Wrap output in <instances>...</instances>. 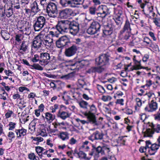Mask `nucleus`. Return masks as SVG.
Returning <instances> with one entry per match:
<instances>
[{"label": "nucleus", "instance_id": "f257e3e1", "mask_svg": "<svg viewBox=\"0 0 160 160\" xmlns=\"http://www.w3.org/2000/svg\"><path fill=\"white\" fill-rule=\"evenodd\" d=\"M56 28L60 33L64 34L68 32L73 35H76L79 31V25L75 22H71L68 20L58 22Z\"/></svg>", "mask_w": 160, "mask_h": 160}, {"label": "nucleus", "instance_id": "f03ea898", "mask_svg": "<svg viewBox=\"0 0 160 160\" xmlns=\"http://www.w3.org/2000/svg\"><path fill=\"white\" fill-rule=\"evenodd\" d=\"M90 110L88 112H85L84 115L87 117V118L90 122L93 124H98L97 123L95 114L97 112V108L95 105L92 104L89 106Z\"/></svg>", "mask_w": 160, "mask_h": 160}, {"label": "nucleus", "instance_id": "7ed1b4c3", "mask_svg": "<svg viewBox=\"0 0 160 160\" xmlns=\"http://www.w3.org/2000/svg\"><path fill=\"white\" fill-rule=\"evenodd\" d=\"M149 126L151 128H147L144 134L145 137H151L154 133H160V124L151 123Z\"/></svg>", "mask_w": 160, "mask_h": 160}, {"label": "nucleus", "instance_id": "20e7f679", "mask_svg": "<svg viewBox=\"0 0 160 160\" xmlns=\"http://www.w3.org/2000/svg\"><path fill=\"white\" fill-rule=\"evenodd\" d=\"M42 8L43 9L46 8L47 12L49 16L54 18L56 17L57 9L56 4L52 2H50L48 4L47 3L46 6Z\"/></svg>", "mask_w": 160, "mask_h": 160}, {"label": "nucleus", "instance_id": "39448f33", "mask_svg": "<svg viewBox=\"0 0 160 160\" xmlns=\"http://www.w3.org/2000/svg\"><path fill=\"white\" fill-rule=\"evenodd\" d=\"M113 9L114 21L118 25L121 24L122 22V18L121 17L123 13L122 8L120 6H118L115 7Z\"/></svg>", "mask_w": 160, "mask_h": 160}, {"label": "nucleus", "instance_id": "423d86ee", "mask_svg": "<svg viewBox=\"0 0 160 160\" xmlns=\"http://www.w3.org/2000/svg\"><path fill=\"white\" fill-rule=\"evenodd\" d=\"M146 146L148 147V153L150 155H153L157 151L160 147V142L157 139V142L152 144L151 142L149 140L145 142Z\"/></svg>", "mask_w": 160, "mask_h": 160}, {"label": "nucleus", "instance_id": "0eeeda50", "mask_svg": "<svg viewBox=\"0 0 160 160\" xmlns=\"http://www.w3.org/2000/svg\"><path fill=\"white\" fill-rule=\"evenodd\" d=\"M46 21V19L43 16H39L37 17L33 26L34 30L36 31H40L45 25Z\"/></svg>", "mask_w": 160, "mask_h": 160}, {"label": "nucleus", "instance_id": "6e6552de", "mask_svg": "<svg viewBox=\"0 0 160 160\" xmlns=\"http://www.w3.org/2000/svg\"><path fill=\"white\" fill-rule=\"evenodd\" d=\"M43 37H44V35L40 33L34 38L32 45V49H35V50H37L38 49L43 47Z\"/></svg>", "mask_w": 160, "mask_h": 160}, {"label": "nucleus", "instance_id": "1a4fd4ad", "mask_svg": "<svg viewBox=\"0 0 160 160\" xmlns=\"http://www.w3.org/2000/svg\"><path fill=\"white\" fill-rule=\"evenodd\" d=\"M101 25L98 22H93L87 29V32L90 35L94 34L100 31Z\"/></svg>", "mask_w": 160, "mask_h": 160}, {"label": "nucleus", "instance_id": "9d476101", "mask_svg": "<svg viewBox=\"0 0 160 160\" xmlns=\"http://www.w3.org/2000/svg\"><path fill=\"white\" fill-rule=\"evenodd\" d=\"M109 56L107 54L101 55L99 57L96 59V64L101 66L108 65L109 63Z\"/></svg>", "mask_w": 160, "mask_h": 160}, {"label": "nucleus", "instance_id": "9b49d317", "mask_svg": "<svg viewBox=\"0 0 160 160\" xmlns=\"http://www.w3.org/2000/svg\"><path fill=\"white\" fill-rule=\"evenodd\" d=\"M98 9L99 12L97 13V15L99 17L104 18L110 13L109 8L106 5L99 6Z\"/></svg>", "mask_w": 160, "mask_h": 160}, {"label": "nucleus", "instance_id": "f8f14e48", "mask_svg": "<svg viewBox=\"0 0 160 160\" xmlns=\"http://www.w3.org/2000/svg\"><path fill=\"white\" fill-rule=\"evenodd\" d=\"M25 2L22 1L20 2L18 0H11V8L15 11L18 10L21 11L22 8L25 6Z\"/></svg>", "mask_w": 160, "mask_h": 160}, {"label": "nucleus", "instance_id": "ddd939ff", "mask_svg": "<svg viewBox=\"0 0 160 160\" xmlns=\"http://www.w3.org/2000/svg\"><path fill=\"white\" fill-rule=\"evenodd\" d=\"M69 42L68 38L65 36H62L56 42V46L59 48L65 46Z\"/></svg>", "mask_w": 160, "mask_h": 160}, {"label": "nucleus", "instance_id": "4468645a", "mask_svg": "<svg viewBox=\"0 0 160 160\" xmlns=\"http://www.w3.org/2000/svg\"><path fill=\"white\" fill-rule=\"evenodd\" d=\"M158 108V103L153 100H152L145 108L144 110L146 112H153L155 111Z\"/></svg>", "mask_w": 160, "mask_h": 160}, {"label": "nucleus", "instance_id": "2eb2a0df", "mask_svg": "<svg viewBox=\"0 0 160 160\" xmlns=\"http://www.w3.org/2000/svg\"><path fill=\"white\" fill-rule=\"evenodd\" d=\"M72 14L73 11L71 9L66 8L60 12L59 16L61 18L66 19L69 17Z\"/></svg>", "mask_w": 160, "mask_h": 160}, {"label": "nucleus", "instance_id": "dca6fc26", "mask_svg": "<svg viewBox=\"0 0 160 160\" xmlns=\"http://www.w3.org/2000/svg\"><path fill=\"white\" fill-rule=\"evenodd\" d=\"M132 37L131 32L121 30L120 31L118 36L119 39L122 41H127L130 39V38Z\"/></svg>", "mask_w": 160, "mask_h": 160}, {"label": "nucleus", "instance_id": "f3484780", "mask_svg": "<svg viewBox=\"0 0 160 160\" xmlns=\"http://www.w3.org/2000/svg\"><path fill=\"white\" fill-rule=\"evenodd\" d=\"M45 38L43 37V46L47 47V48H52L53 43V38H51L47 36H45Z\"/></svg>", "mask_w": 160, "mask_h": 160}, {"label": "nucleus", "instance_id": "a211bd4d", "mask_svg": "<svg viewBox=\"0 0 160 160\" xmlns=\"http://www.w3.org/2000/svg\"><path fill=\"white\" fill-rule=\"evenodd\" d=\"M77 50V47L75 45H72L66 49L65 51V55L67 57H70L74 55Z\"/></svg>", "mask_w": 160, "mask_h": 160}, {"label": "nucleus", "instance_id": "6ab92c4d", "mask_svg": "<svg viewBox=\"0 0 160 160\" xmlns=\"http://www.w3.org/2000/svg\"><path fill=\"white\" fill-rule=\"evenodd\" d=\"M18 28L22 29L23 31L28 32L30 29L29 22L25 21H22L18 23Z\"/></svg>", "mask_w": 160, "mask_h": 160}, {"label": "nucleus", "instance_id": "aec40b11", "mask_svg": "<svg viewBox=\"0 0 160 160\" xmlns=\"http://www.w3.org/2000/svg\"><path fill=\"white\" fill-rule=\"evenodd\" d=\"M71 116V113L68 112L61 111V110L58 111L57 114V117L63 120H65L67 118H70Z\"/></svg>", "mask_w": 160, "mask_h": 160}, {"label": "nucleus", "instance_id": "412c9836", "mask_svg": "<svg viewBox=\"0 0 160 160\" xmlns=\"http://www.w3.org/2000/svg\"><path fill=\"white\" fill-rule=\"evenodd\" d=\"M15 132L18 138H22L24 136L26 135L27 130L23 128H22L20 129H16Z\"/></svg>", "mask_w": 160, "mask_h": 160}, {"label": "nucleus", "instance_id": "4be33fe9", "mask_svg": "<svg viewBox=\"0 0 160 160\" xmlns=\"http://www.w3.org/2000/svg\"><path fill=\"white\" fill-rule=\"evenodd\" d=\"M40 62H43L45 64H47L49 62L50 59L49 54L47 52H43L40 53Z\"/></svg>", "mask_w": 160, "mask_h": 160}, {"label": "nucleus", "instance_id": "5701e85b", "mask_svg": "<svg viewBox=\"0 0 160 160\" xmlns=\"http://www.w3.org/2000/svg\"><path fill=\"white\" fill-rule=\"evenodd\" d=\"M113 27L111 24H108L105 27L103 33L106 36L110 35L112 32Z\"/></svg>", "mask_w": 160, "mask_h": 160}, {"label": "nucleus", "instance_id": "b1692460", "mask_svg": "<svg viewBox=\"0 0 160 160\" xmlns=\"http://www.w3.org/2000/svg\"><path fill=\"white\" fill-rule=\"evenodd\" d=\"M63 95L62 98L64 100L68 101L75 98V96L73 95V92L71 91L68 92L65 91L63 92Z\"/></svg>", "mask_w": 160, "mask_h": 160}, {"label": "nucleus", "instance_id": "393cba45", "mask_svg": "<svg viewBox=\"0 0 160 160\" xmlns=\"http://www.w3.org/2000/svg\"><path fill=\"white\" fill-rule=\"evenodd\" d=\"M30 8L32 12L34 14L37 13L41 10L38 7V3L36 1H34L31 4Z\"/></svg>", "mask_w": 160, "mask_h": 160}, {"label": "nucleus", "instance_id": "a878e982", "mask_svg": "<svg viewBox=\"0 0 160 160\" xmlns=\"http://www.w3.org/2000/svg\"><path fill=\"white\" fill-rule=\"evenodd\" d=\"M45 117L47 121L50 123L52 122L55 118V115L49 112H47L45 113Z\"/></svg>", "mask_w": 160, "mask_h": 160}, {"label": "nucleus", "instance_id": "bb28decb", "mask_svg": "<svg viewBox=\"0 0 160 160\" xmlns=\"http://www.w3.org/2000/svg\"><path fill=\"white\" fill-rule=\"evenodd\" d=\"M28 2H25L24 5L25 6L24 8H22L21 11H23V10L25 11L24 14L26 16L28 17L30 16L31 15V13L32 12V11L31 10V9H30L28 8L27 6Z\"/></svg>", "mask_w": 160, "mask_h": 160}, {"label": "nucleus", "instance_id": "cd10ccee", "mask_svg": "<svg viewBox=\"0 0 160 160\" xmlns=\"http://www.w3.org/2000/svg\"><path fill=\"white\" fill-rule=\"evenodd\" d=\"M83 61H80L77 62L75 63L71 64L69 65V68L72 70H75L79 69V66L81 63L82 64Z\"/></svg>", "mask_w": 160, "mask_h": 160}, {"label": "nucleus", "instance_id": "c85d7f7f", "mask_svg": "<svg viewBox=\"0 0 160 160\" xmlns=\"http://www.w3.org/2000/svg\"><path fill=\"white\" fill-rule=\"evenodd\" d=\"M72 0H60V3L62 6L64 7H72Z\"/></svg>", "mask_w": 160, "mask_h": 160}, {"label": "nucleus", "instance_id": "c756f323", "mask_svg": "<svg viewBox=\"0 0 160 160\" xmlns=\"http://www.w3.org/2000/svg\"><path fill=\"white\" fill-rule=\"evenodd\" d=\"M134 62L135 65H133L131 68L132 70H138L143 68V67L141 65L140 61H138L136 60L134 61Z\"/></svg>", "mask_w": 160, "mask_h": 160}, {"label": "nucleus", "instance_id": "7c9ffc66", "mask_svg": "<svg viewBox=\"0 0 160 160\" xmlns=\"http://www.w3.org/2000/svg\"><path fill=\"white\" fill-rule=\"evenodd\" d=\"M31 138L32 139V143L37 145H38L40 142H42L43 140V138L40 137H31Z\"/></svg>", "mask_w": 160, "mask_h": 160}, {"label": "nucleus", "instance_id": "2f4dec72", "mask_svg": "<svg viewBox=\"0 0 160 160\" xmlns=\"http://www.w3.org/2000/svg\"><path fill=\"white\" fill-rule=\"evenodd\" d=\"M131 28L130 27V24L128 19H127L125 22L123 29L121 31L131 32Z\"/></svg>", "mask_w": 160, "mask_h": 160}, {"label": "nucleus", "instance_id": "473e14b6", "mask_svg": "<svg viewBox=\"0 0 160 160\" xmlns=\"http://www.w3.org/2000/svg\"><path fill=\"white\" fill-rule=\"evenodd\" d=\"M117 144L115 145L117 146H121L125 145L126 140L124 137H120L117 139Z\"/></svg>", "mask_w": 160, "mask_h": 160}, {"label": "nucleus", "instance_id": "72a5a7b5", "mask_svg": "<svg viewBox=\"0 0 160 160\" xmlns=\"http://www.w3.org/2000/svg\"><path fill=\"white\" fill-rule=\"evenodd\" d=\"M59 137L63 141L69 139V134L67 132H62L60 133Z\"/></svg>", "mask_w": 160, "mask_h": 160}, {"label": "nucleus", "instance_id": "f704fd0d", "mask_svg": "<svg viewBox=\"0 0 160 160\" xmlns=\"http://www.w3.org/2000/svg\"><path fill=\"white\" fill-rule=\"evenodd\" d=\"M153 22L157 27H160V14L156 15V17L152 18Z\"/></svg>", "mask_w": 160, "mask_h": 160}, {"label": "nucleus", "instance_id": "c9c22d12", "mask_svg": "<svg viewBox=\"0 0 160 160\" xmlns=\"http://www.w3.org/2000/svg\"><path fill=\"white\" fill-rule=\"evenodd\" d=\"M35 151L40 158H42V152L44 150V149L40 146H37L35 147Z\"/></svg>", "mask_w": 160, "mask_h": 160}, {"label": "nucleus", "instance_id": "e433bc0d", "mask_svg": "<svg viewBox=\"0 0 160 160\" xmlns=\"http://www.w3.org/2000/svg\"><path fill=\"white\" fill-rule=\"evenodd\" d=\"M59 32L58 33L57 31H50L48 36L50 38L54 39L55 38H58L59 37Z\"/></svg>", "mask_w": 160, "mask_h": 160}, {"label": "nucleus", "instance_id": "4c0bfd02", "mask_svg": "<svg viewBox=\"0 0 160 160\" xmlns=\"http://www.w3.org/2000/svg\"><path fill=\"white\" fill-rule=\"evenodd\" d=\"M93 133L95 140H101L102 139L103 134L102 133H100L98 131H96Z\"/></svg>", "mask_w": 160, "mask_h": 160}, {"label": "nucleus", "instance_id": "58836bf2", "mask_svg": "<svg viewBox=\"0 0 160 160\" xmlns=\"http://www.w3.org/2000/svg\"><path fill=\"white\" fill-rule=\"evenodd\" d=\"M78 103L80 107L84 109H87L88 105V103L83 100L78 102Z\"/></svg>", "mask_w": 160, "mask_h": 160}, {"label": "nucleus", "instance_id": "ea45409f", "mask_svg": "<svg viewBox=\"0 0 160 160\" xmlns=\"http://www.w3.org/2000/svg\"><path fill=\"white\" fill-rule=\"evenodd\" d=\"M90 70L92 72H97L100 73L104 70V68L101 67H93L90 68Z\"/></svg>", "mask_w": 160, "mask_h": 160}, {"label": "nucleus", "instance_id": "a19ab883", "mask_svg": "<svg viewBox=\"0 0 160 160\" xmlns=\"http://www.w3.org/2000/svg\"><path fill=\"white\" fill-rule=\"evenodd\" d=\"M56 89L59 90L61 89L64 85V83L59 80H55Z\"/></svg>", "mask_w": 160, "mask_h": 160}, {"label": "nucleus", "instance_id": "79ce46f5", "mask_svg": "<svg viewBox=\"0 0 160 160\" xmlns=\"http://www.w3.org/2000/svg\"><path fill=\"white\" fill-rule=\"evenodd\" d=\"M72 7L75 8L77 7V5H80L82 3L83 0H72Z\"/></svg>", "mask_w": 160, "mask_h": 160}, {"label": "nucleus", "instance_id": "37998d69", "mask_svg": "<svg viewBox=\"0 0 160 160\" xmlns=\"http://www.w3.org/2000/svg\"><path fill=\"white\" fill-rule=\"evenodd\" d=\"M1 34L3 38L5 40H8L9 38V35L6 31L2 30Z\"/></svg>", "mask_w": 160, "mask_h": 160}, {"label": "nucleus", "instance_id": "c03bdc74", "mask_svg": "<svg viewBox=\"0 0 160 160\" xmlns=\"http://www.w3.org/2000/svg\"><path fill=\"white\" fill-rule=\"evenodd\" d=\"M143 42L144 43H145L147 45H148V46L150 47H152V41L148 37H145L144 38Z\"/></svg>", "mask_w": 160, "mask_h": 160}, {"label": "nucleus", "instance_id": "a18cd8bd", "mask_svg": "<svg viewBox=\"0 0 160 160\" xmlns=\"http://www.w3.org/2000/svg\"><path fill=\"white\" fill-rule=\"evenodd\" d=\"M76 151V150H75V152L78 154L79 158L83 159H86L87 158V155L84 152L80 151L79 152H77Z\"/></svg>", "mask_w": 160, "mask_h": 160}, {"label": "nucleus", "instance_id": "49530a36", "mask_svg": "<svg viewBox=\"0 0 160 160\" xmlns=\"http://www.w3.org/2000/svg\"><path fill=\"white\" fill-rule=\"evenodd\" d=\"M8 95V94L5 90L3 89H2L0 93V98L3 99L4 100L7 99L6 96Z\"/></svg>", "mask_w": 160, "mask_h": 160}, {"label": "nucleus", "instance_id": "de8ad7c7", "mask_svg": "<svg viewBox=\"0 0 160 160\" xmlns=\"http://www.w3.org/2000/svg\"><path fill=\"white\" fill-rule=\"evenodd\" d=\"M112 99V97L108 95H103L101 98V99L104 102L110 101Z\"/></svg>", "mask_w": 160, "mask_h": 160}, {"label": "nucleus", "instance_id": "09e8293b", "mask_svg": "<svg viewBox=\"0 0 160 160\" xmlns=\"http://www.w3.org/2000/svg\"><path fill=\"white\" fill-rule=\"evenodd\" d=\"M12 10V8H11L10 7L7 9L4 10L5 14L7 17H9L13 14Z\"/></svg>", "mask_w": 160, "mask_h": 160}, {"label": "nucleus", "instance_id": "8fccbe9b", "mask_svg": "<svg viewBox=\"0 0 160 160\" xmlns=\"http://www.w3.org/2000/svg\"><path fill=\"white\" fill-rule=\"evenodd\" d=\"M152 84V81L151 80H147L145 84L142 86L141 87L147 90L151 86Z\"/></svg>", "mask_w": 160, "mask_h": 160}, {"label": "nucleus", "instance_id": "3c124183", "mask_svg": "<svg viewBox=\"0 0 160 160\" xmlns=\"http://www.w3.org/2000/svg\"><path fill=\"white\" fill-rule=\"evenodd\" d=\"M78 83V86L80 88H84L86 86L85 81L82 79H79Z\"/></svg>", "mask_w": 160, "mask_h": 160}, {"label": "nucleus", "instance_id": "603ef678", "mask_svg": "<svg viewBox=\"0 0 160 160\" xmlns=\"http://www.w3.org/2000/svg\"><path fill=\"white\" fill-rule=\"evenodd\" d=\"M28 158L31 160H39V158L36 156L34 153L29 154Z\"/></svg>", "mask_w": 160, "mask_h": 160}, {"label": "nucleus", "instance_id": "864d4df0", "mask_svg": "<svg viewBox=\"0 0 160 160\" xmlns=\"http://www.w3.org/2000/svg\"><path fill=\"white\" fill-rule=\"evenodd\" d=\"M39 134L42 137H46L47 135V133L45 128L41 129L38 132Z\"/></svg>", "mask_w": 160, "mask_h": 160}, {"label": "nucleus", "instance_id": "5fc2aeb1", "mask_svg": "<svg viewBox=\"0 0 160 160\" xmlns=\"http://www.w3.org/2000/svg\"><path fill=\"white\" fill-rule=\"evenodd\" d=\"M145 96L148 97V99L151 98H154L155 97L154 93L152 91H150L147 92L145 94Z\"/></svg>", "mask_w": 160, "mask_h": 160}, {"label": "nucleus", "instance_id": "6e6d98bb", "mask_svg": "<svg viewBox=\"0 0 160 160\" xmlns=\"http://www.w3.org/2000/svg\"><path fill=\"white\" fill-rule=\"evenodd\" d=\"M59 105L58 104H55L53 106H51L50 108V110L52 113H54L56 112V111L58 108Z\"/></svg>", "mask_w": 160, "mask_h": 160}, {"label": "nucleus", "instance_id": "4d7b16f0", "mask_svg": "<svg viewBox=\"0 0 160 160\" xmlns=\"http://www.w3.org/2000/svg\"><path fill=\"white\" fill-rule=\"evenodd\" d=\"M96 85L97 88L100 93L103 94L105 92V89L103 87L98 84Z\"/></svg>", "mask_w": 160, "mask_h": 160}, {"label": "nucleus", "instance_id": "13d9d810", "mask_svg": "<svg viewBox=\"0 0 160 160\" xmlns=\"http://www.w3.org/2000/svg\"><path fill=\"white\" fill-rule=\"evenodd\" d=\"M27 48L28 46L25 42H22L20 50H22L23 52H25L26 51Z\"/></svg>", "mask_w": 160, "mask_h": 160}, {"label": "nucleus", "instance_id": "bf43d9fd", "mask_svg": "<svg viewBox=\"0 0 160 160\" xmlns=\"http://www.w3.org/2000/svg\"><path fill=\"white\" fill-rule=\"evenodd\" d=\"M8 126H9L8 130H12L15 128L16 123L12 122H9Z\"/></svg>", "mask_w": 160, "mask_h": 160}, {"label": "nucleus", "instance_id": "052dcab7", "mask_svg": "<svg viewBox=\"0 0 160 160\" xmlns=\"http://www.w3.org/2000/svg\"><path fill=\"white\" fill-rule=\"evenodd\" d=\"M148 147H147L146 143L145 147H142L140 148L139 150V151L142 153L146 152V153L148 152Z\"/></svg>", "mask_w": 160, "mask_h": 160}, {"label": "nucleus", "instance_id": "680f3d73", "mask_svg": "<svg viewBox=\"0 0 160 160\" xmlns=\"http://www.w3.org/2000/svg\"><path fill=\"white\" fill-rule=\"evenodd\" d=\"M32 67L33 68L38 70H43V68L38 64H33V65L32 66Z\"/></svg>", "mask_w": 160, "mask_h": 160}, {"label": "nucleus", "instance_id": "e2e57ef3", "mask_svg": "<svg viewBox=\"0 0 160 160\" xmlns=\"http://www.w3.org/2000/svg\"><path fill=\"white\" fill-rule=\"evenodd\" d=\"M8 137L9 140H12V139L14 138L15 137L14 133L12 132H9L8 135Z\"/></svg>", "mask_w": 160, "mask_h": 160}, {"label": "nucleus", "instance_id": "0e129e2a", "mask_svg": "<svg viewBox=\"0 0 160 160\" xmlns=\"http://www.w3.org/2000/svg\"><path fill=\"white\" fill-rule=\"evenodd\" d=\"M97 9L94 7H92L90 8L89 12L92 15H94L95 14Z\"/></svg>", "mask_w": 160, "mask_h": 160}, {"label": "nucleus", "instance_id": "69168bd1", "mask_svg": "<svg viewBox=\"0 0 160 160\" xmlns=\"http://www.w3.org/2000/svg\"><path fill=\"white\" fill-rule=\"evenodd\" d=\"M154 118L156 120L160 122V112L159 111L154 115Z\"/></svg>", "mask_w": 160, "mask_h": 160}, {"label": "nucleus", "instance_id": "338daca9", "mask_svg": "<svg viewBox=\"0 0 160 160\" xmlns=\"http://www.w3.org/2000/svg\"><path fill=\"white\" fill-rule=\"evenodd\" d=\"M22 38V36L21 34H18L16 35L15 36V40H16L18 42H20Z\"/></svg>", "mask_w": 160, "mask_h": 160}, {"label": "nucleus", "instance_id": "774afa93", "mask_svg": "<svg viewBox=\"0 0 160 160\" xmlns=\"http://www.w3.org/2000/svg\"><path fill=\"white\" fill-rule=\"evenodd\" d=\"M39 60V56L38 54H35L34 57L32 58V61L33 62H37Z\"/></svg>", "mask_w": 160, "mask_h": 160}]
</instances>
